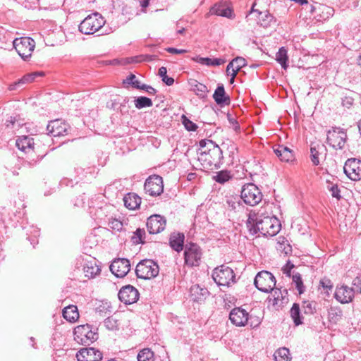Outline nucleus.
Returning a JSON list of instances; mask_svg holds the SVG:
<instances>
[{
	"mask_svg": "<svg viewBox=\"0 0 361 361\" xmlns=\"http://www.w3.org/2000/svg\"><path fill=\"white\" fill-rule=\"evenodd\" d=\"M223 152L221 148L215 145L213 147L209 149L207 153L205 152H200L199 160L203 161V166L210 170L217 169L221 164L223 159Z\"/></svg>",
	"mask_w": 361,
	"mask_h": 361,
	"instance_id": "1",
	"label": "nucleus"
},
{
	"mask_svg": "<svg viewBox=\"0 0 361 361\" xmlns=\"http://www.w3.org/2000/svg\"><path fill=\"white\" fill-rule=\"evenodd\" d=\"M212 279L219 286L229 287L236 282L233 270L226 265L215 268L212 272Z\"/></svg>",
	"mask_w": 361,
	"mask_h": 361,
	"instance_id": "2",
	"label": "nucleus"
},
{
	"mask_svg": "<svg viewBox=\"0 0 361 361\" xmlns=\"http://www.w3.org/2000/svg\"><path fill=\"white\" fill-rule=\"evenodd\" d=\"M105 23L103 17L98 13L87 16L79 25V30L85 35H92L98 31Z\"/></svg>",
	"mask_w": 361,
	"mask_h": 361,
	"instance_id": "3",
	"label": "nucleus"
},
{
	"mask_svg": "<svg viewBox=\"0 0 361 361\" xmlns=\"http://www.w3.org/2000/svg\"><path fill=\"white\" fill-rule=\"evenodd\" d=\"M159 265L152 259H143L136 266L135 274L137 278L150 279L159 274Z\"/></svg>",
	"mask_w": 361,
	"mask_h": 361,
	"instance_id": "4",
	"label": "nucleus"
},
{
	"mask_svg": "<svg viewBox=\"0 0 361 361\" xmlns=\"http://www.w3.org/2000/svg\"><path fill=\"white\" fill-rule=\"evenodd\" d=\"M13 47L24 61H28L35 49V42L28 37L16 38L13 40Z\"/></svg>",
	"mask_w": 361,
	"mask_h": 361,
	"instance_id": "5",
	"label": "nucleus"
},
{
	"mask_svg": "<svg viewBox=\"0 0 361 361\" xmlns=\"http://www.w3.org/2000/svg\"><path fill=\"white\" fill-rule=\"evenodd\" d=\"M280 226L279 220L276 217L259 216L257 228L264 236H274L279 232Z\"/></svg>",
	"mask_w": 361,
	"mask_h": 361,
	"instance_id": "6",
	"label": "nucleus"
},
{
	"mask_svg": "<svg viewBox=\"0 0 361 361\" xmlns=\"http://www.w3.org/2000/svg\"><path fill=\"white\" fill-rule=\"evenodd\" d=\"M274 276L268 271H261L255 278L254 284L256 288L264 293L272 291L276 286Z\"/></svg>",
	"mask_w": 361,
	"mask_h": 361,
	"instance_id": "7",
	"label": "nucleus"
},
{
	"mask_svg": "<svg viewBox=\"0 0 361 361\" xmlns=\"http://www.w3.org/2000/svg\"><path fill=\"white\" fill-rule=\"evenodd\" d=\"M240 197L246 204L255 206L262 201V194L256 185L247 183L243 187Z\"/></svg>",
	"mask_w": 361,
	"mask_h": 361,
	"instance_id": "8",
	"label": "nucleus"
},
{
	"mask_svg": "<svg viewBox=\"0 0 361 361\" xmlns=\"http://www.w3.org/2000/svg\"><path fill=\"white\" fill-rule=\"evenodd\" d=\"M97 338V334L88 324L78 326L74 329V339L82 345H90Z\"/></svg>",
	"mask_w": 361,
	"mask_h": 361,
	"instance_id": "9",
	"label": "nucleus"
},
{
	"mask_svg": "<svg viewBox=\"0 0 361 361\" xmlns=\"http://www.w3.org/2000/svg\"><path fill=\"white\" fill-rule=\"evenodd\" d=\"M347 134L343 129L333 127L327 132V143L333 148L342 149L345 147Z\"/></svg>",
	"mask_w": 361,
	"mask_h": 361,
	"instance_id": "10",
	"label": "nucleus"
},
{
	"mask_svg": "<svg viewBox=\"0 0 361 361\" xmlns=\"http://www.w3.org/2000/svg\"><path fill=\"white\" fill-rule=\"evenodd\" d=\"M345 174L351 180L359 181L361 180V159L357 158L348 159L344 164Z\"/></svg>",
	"mask_w": 361,
	"mask_h": 361,
	"instance_id": "11",
	"label": "nucleus"
},
{
	"mask_svg": "<svg viewBox=\"0 0 361 361\" xmlns=\"http://www.w3.org/2000/svg\"><path fill=\"white\" fill-rule=\"evenodd\" d=\"M184 255L185 262L187 265L190 267H197L200 264L202 257V252L200 247L197 244H187L185 245Z\"/></svg>",
	"mask_w": 361,
	"mask_h": 361,
	"instance_id": "12",
	"label": "nucleus"
},
{
	"mask_svg": "<svg viewBox=\"0 0 361 361\" xmlns=\"http://www.w3.org/2000/svg\"><path fill=\"white\" fill-rule=\"evenodd\" d=\"M144 188L145 192L149 195H159L164 190L163 179L158 175L151 176L145 180Z\"/></svg>",
	"mask_w": 361,
	"mask_h": 361,
	"instance_id": "13",
	"label": "nucleus"
},
{
	"mask_svg": "<svg viewBox=\"0 0 361 361\" xmlns=\"http://www.w3.org/2000/svg\"><path fill=\"white\" fill-rule=\"evenodd\" d=\"M111 273L118 278H123L130 269V263L128 259L118 258L112 261L110 267Z\"/></svg>",
	"mask_w": 361,
	"mask_h": 361,
	"instance_id": "14",
	"label": "nucleus"
},
{
	"mask_svg": "<svg viewBox=\"0 0 361 361\" xmlns=\"http://www.w3.org/2000/svg\"><path fill=\"white\" fill-rule=\"evenodd\" d=\"M166 224V220L164 216L154 214L147 219V228L150 234H157L164 230Z\"/></svg>",
	"mask_w": 361,
	"mask_h": 361,
	"instance_id": "15",
	"label": "nucleus"
},
{
	"mask_svg": "<svg viewBox=\"0 0 361 361\" xmlns=\"http://www.w3.org/2000/svg\"><path fill=\"white\" fill-rule=\"evenodd\" d=\"M119 300L126 305H130L137 301L139 298L138 290L131 285L123 287L118 294Z\"/></svg>",
	"mask_w": 361,
	"mask_h": 361,
	"instance_id": "16",
	"label": "nucleus"
},
{
	"mask_svg": "<svg viewBox=\"0 0 361 361\" xmlns=\"http://www.w3.org/2000/svg\"><path fill=\"white\" fill-rule=\"evenodd\" d=\"M229 319L236 326H245L248 324L249 313L242 307H235L230 312Z\"/></svg>",
	"mask_w": 361,
	"mask_h": 361,
	"instance_id": "17",
	"label": "nucleus"
},
{
	"mask_svg": "<svg viewBox=\"0 0 361 361\" xmlns=\"http://www.w3.org/2000/svg\"><path fill=\"white\" fill-rule=\"evenodd\" d=\"M48 134L53 137L63 136L68 134L69 125L61 120H54L49 123L47 126Z\"/></svg>",
	"mask_w": 361,
	"mask_h": 361,
	"instance_id": "18",
	"label": "nucleus"
},
{
	"mask_svg": "<svg viewBox=\"0 0 361 361\" xmlns=\"http://www.w3.org/2000/svg\"><path fill=\"white\" fill-rule=\"evenodd\" d=\"M76 357L78 361H101L102 354L94 348H86L80 349L77 353Z\"/></svg>",
	"mask_w": 361,
	"mask_h": 361,
	"instance_id": "19",
	"label": "nucleus"
},
{
	"mask_svg": "<svg viewBox=\"0 0 361 361\" xmlns=\"http://www.w3.org/2000/svg\"><path fill=\"white\" fill-rule=\"evenodd\" d=\"M354 294L355 290L353 288L343 285L336 288L334 297L339 302L345 304L353 300Z\"/></svg>",
	"mask_w": 361,
	"mask_h": 361,
	"instance_id": "20",
	"label": "nucleus"
},
{
	"mask_svg": "<svg viewBox=\"0 0 361 361\" xmlns=\"http://www.w3.org/2000/svg\"><path fill=\"white\" fill-rule=\"evenodd\" d=\"M273 306L276 309L283 307L288 302V290L286 289L281 290V288H276L273 290Z\"/></svg>",
	"mask_w": 361,
	"mask_h": 361,
	"instance_id": "21",
	"label": "nucleus"
},
{
	"mask_svg": "<svg viewBox=\"0 0 361 361\" xmlns=\"http://www.w3.org/2000/svg\"><path fill=\"white\" fill-rule=\"evenodd\" d=\"M213 98L216 103L220 106L228 105L231 102L230 97L226 94L222 84L218 85L213 94Z\"/></svg>",
	"mask_w": 361,
	"mask_h": 361,
	"instance_id": "22",
	"label": "nucleus"
},
{
	"mask_svg": "<svg viewBox=\"0 0 361 361\" xmlns=\"http://www.w3.org/2000/svg\"><path fill=\"white\" fill-rule=\"evenodd\" d=\"M274 151L282 161L290 162L294 160L293 152L288 147L279 145L276 148L274 149Z\"/></svg>",
	"mask_w": 361,
	"mask_h": 361,
	"instance_id": "23",
	"label": "nucleus"
},
{
	"mask_svg": "<svg viewBox=\"0 0 361 361\" xmlns=\"http://www.w3.org/2000/svg\"><path fill=\"white\" fill-rule=\"evenodd\" d=\"M190 297L192 300L201 302L206 299L209 295L207 288L200 287L199 285H194L190 289Z\"/></svg>",
	"mask_w": 361,
	"mask_h": 361,
	"instance_id": "24",
	"label": "nucleus"
},
{
	"mask_svg": "<svg viewBox=\"0 0 361 361\" xmlns=\"http://www.w3.org/2000/svg\"><path fill=\"white\" fill-rule=\"evenodd\" d=\"M211 12L219 16L233 18V13L232 9L223 4H216L212 8Z\"/></svg>",
	"mask_w": 361,
	"mask_h": 361,
	"instance_id": "25",
	"label": "nucleus"
},
{
	"mask_svg": "<svg viewBox=\"0 0 361 361\" xmlns=\"http://www.w3.org/2000/svg\"><path fill=\"white\" fill-rule=\"evenodd\" d=\"M16 147L21 151L28 152L33 150L34 141L33 138L29 136H22L17 139Z\"/></svg>",
	"mask_w": 361,
	"mask_h": 361,
	"instance_id": "26",
	"label": "nucleus"
},
{
	"mask_svg": "<svg viewBox=\"0 0 361 361\" xmlns=\"http://www.w3.org/2000/svg\"><path fill=\"white\" fill-rule=\"evenodd\" d=\"M42 75V73L41 72H34L24 75L21 79L18 81L11 84L9 87L10 90H16L18 87H20L23 84L32 82L35 80V79L38 77Z\"/></svg>",
	"mask_w": 361,
	"mask_h": 361,
	"instance_id": "27",
	"label": "nucleus"
},
{
	"mask_svg": "<svg viewBox=\"0 0 361 361\" xmlns=\"http://www.w3.org/2000/svg\"><path fill=\"white\" fill-rule=\"evenodd\" d=\"M124 205L129 209H137L140 203L141 199L134 193H128L123 197Z\"/></svg>",
	"mask_w": 361,
	"mask_h": 361,
	"instance_id": "28",
	"label": "nucleus"
},
{
	"mask_svg": "<svg viewBox=\"0 0 361 361\" xmlns=\"http://www.w3.org/2000/svg\"><path fill=\"white\" fill-rule=\"evenodd\" d=\"M85 276L89 279L94 278L99 275L101 269L94 261H90L85 264L83 268Z\"/></svg>",
	"mask_w": 361,
	"mask_h": 361,
	"instance_id": "29",
	"label": "nucleus"
},
{
	"mask_svg": "<svg viewBox=\"0 0 361 361\" xmlns=\"http://www.w3.org/2000/svg\"><path fill=\"white\" fill-rule=\"evenodd\" d=\"M275 23L276 20L274 17L269 13V11H265L264 12L259 13L258 24H259L260 26L263 27H268Z\"/></svg>",
	"mask_w": 361,
	"mask_h": 361,
	"instance_id": "30",
	"label": "nucleus"
},
{
	"mask_svg": "<svg viewBox=\"0 0 361 361\" xmlns=\"http://www.w3.org/2000/svg\"><path fill=\"white\" fill-rule=\"evenodd\" d=\"M184 235L183 233H173L170 237V245L176 251L180 252L183 248Z\"/></svg>",
	"mask_w": 361,
	"mask_h": 361,
	"instance_id": "31",
	"label": "nucleus"
},
{
	"mask_svg": "<svg viewBox=\"0 0 361 361\" xmlns=\"http://www.w3.org/2000/svg\"><path fill=\"white\" fill-rule=\"evenodd\" d=\"M259 216L255 212H250L248 214V219L246 221V226L250 234L255 235L259 232V230L257 228L258 224Z\"/></svg>",
	"mask_w": 361,
	"mask_h": 361,
	"instance_id": "32",
	"label": "nucleus"
},
{
	"mask_svg": "<svg viewBox=\"0 0 361 361\" xmlns=\"http://www.w3.org/2000/svg\"><path fill=\"white\" fill-rule=\"evenodd\" d=\"M63 317L70 322H75L79 318V313L75 305H69L63 310Z\"/></svg>",
	"mask_w": 361,
	"mask_h": 361,
	"instance_id": "33",
	"label": "nucleus"
},
{
	"mask_svg": "<svg viewBox=\"0 0 361 361\" xmlns=\"http://www.w3.org/2000/svg\"><path fill=\"white\" fill-rule=\"evenodd\" d=\"M246 66V61L243 57H236L233 59L227 66L226 73L230 75V69L238 73L243 67Z\"/></svg>",
	"mask_w": 361,
	"mask_h": 361,
	"instance_id": "34",
	"label": "nucleus"
},
{
	"mask_svg": "<svg viewBox=\"0 0 361 361\" xmlns=\"http://www.w3.org/2000/svg\"><path fill=\"white\" fill-rule=\"evenodd\" d=\"M191 86L192 87V90L198 97L204 98L207 96L208 89L205 85L200 83L197 80H194L193 82L191 83Z\"/></svg>",
	"mask_w": 361,
	"mask_h": 361,
	"instance_id": "35",
	"label": "nucleus"
},
{
	"mask_svg": "<svg viewBox=\"0 0 361 361\" xmlns=\"http://www.w3.org/2000/svg\"><path fill=\"white\" fill-rule=\"evenodd\" d=\"M137 361H154V354L149 348L141 350L137 356Z\"/></svg>",
	"mask_w": 361,
	"mask_h": 361,
	"instance_id": "36",
	"label": "nucleus"
},
{
	"mask_svg": "<svg viewBox=\"0 0 361 361\" xmlns=\"http://www.w3.org/2000/svg\"><path fill=\"white\" fill-rule=\"evenodd\" d=\"M198 62L208 66H218L224 63L225 60L218 58L211 59L208 57H201L199 59Z\"/></svg>",
	"mask_w": 361,
	"mask_h": 361,
	"instance_id": "37",
	"label": "nucleus"
},
{
	"mask_svg": "<svg viewBox=\"0 0 361 361\" xmlns=\"http://www.w3.org/2000/svg\"><path fill=\"white\" fill-rule=\"evenodd\" d=\"M221 146L223 148L226 149V150L228 152L230 157L232 159L235 158V154L238 153V148L234 142L230 140H227L221 144Z\"/></svg>",
	"mask_w": 361,
	"mask_h": 361,
	"instance_id": "38",
	"label": "nucleus"
},
{
	"mask_svg": "<svg viewBox=\"0 0 361 361\" xmlns=\"http://www.w3.org/2000/svg\"><path fill=\"white\" fill-rule=\"evenodd\" d=\"M276 59L283 68L286 69L287 68L288 55L287 51L284 47L279 49V51L276 53Z\"/></svg>",
	"mask_w": 361,
	"mask_h": 361,
	"instance_id": "39",
	"label": "nucleus"
},
{
	"mask_svg": "<svg viewBox=\"0 0 361 361\" xmlns=\"http://www.w3.org/2000/svg\"><path fill=\"white\" fill-rule=\"evenodd\" d=\"M226 206L231 211L238 212L243 207L237 197H230L226 200Z\"/></svg>",
	"mask_w": 361,
	"mask_h": 361,
	"instance_id": "40",
	"label": "nucleus"
},
{
	"mask_svg": "<svg viewBox=\"0 0 361 361\" xmlns=\"http://www.w3.org/2000/svg\"><path fill=\"white\" fill-rule=\"evenodd\" d=\"M290 316L296 326H298L302 323V318L300 317V306L297 303H294L290 309Z\"/></svg>",
	"mask_w": 361,
	"mask_h": 361,
	"instance_id": "41",
	"label": "nucleus"
},
{
	"mask_svg": "<svg viewBox=\"0 0 361 361\" xmlns=\"http://www.w3.org/2000/svg\"><path fill=\"white\" fill-rule=\"evenodd\" d=\"M289 350L286 348H281L274 353L276 361H290Z\"/></svg>",
	"mask_w": 361,
	"mask_h": 361,
	"instance_id": "42",
	"label": "nucleus"
},
{
	"mask_svg": "<svg viewBox=\"0 0 361 361\" xmlns=\"http://www.w3.org/2000/svg\"><path fill=\"white\" fill-rule=\"evenodd\" d=\"M135 106L138 109L150 107L153 105L152 101L146 97H138L134 100Z\"/></svg>",
	"mask_w": 361,
	"mask_h": 361,
	"instance_id": "43",
	"label": "nucleus"
},
{
	"mask_svg": "<svg viewBox=\"0 0 361 361\" xmlns=\"http://www.w3.org/2000/svg\"><path fill=\"white\" fill-rule=\"evenodd\" d=\"M145 235V231L144 228H137L132 236V240L134 244H143L145 242L143 238Z\"/></svg>",
	"mask_w": 361,
	"mask_h": 361,
	"instance_id": "44",
	"label": "nucleus"
},
{
	"mask_svg": "<svg viewBox=\"0 0 361 361\" xmlns=\"http://www.w3.org/2000/svg\"><path fill=\"white\" fill-rule=\"evenodd\" d=\"M293 282L295 284V288L299 292V294L304 293L305 288L303 285V282L301 278V275L299 273H295L292 276Z\"/></svg>",
	"mask_w": 361,
	"mask_h": 361,
	"instance_id": "45",
	"label": "nucleus"
},
{
	"mask_svg": "<svg viewBox=\"0 0 361 361\" xmlns=\"http://www.w3.org/2000/svg\"><path fill=\"white\" fill-rule=\"evenodd\" d=\"M231 178L228 171H221L214 177V180L219 183H224Z\"/></svg>",
	"mask_w": 361,
	"mask_h": 361,
	"instance_id": "46",
	"label": "nucleus"
},
{
	"mask_svg": "<svg viewBox=\"0 0 361 361\" xmlns=\"http://www.w3.org/2000/svg\"><path fill=\"white\" fill-rule=\"evenodd\" d=\"M182 123L188 131H195L197 128V126L191 121L186 116L183 115L181 116Z\"/></svg>",
	"mask_w": 361,
	"mask_h": 361,
	"instance_id": "47",
	"label": "nucleus"
},
{
	"mask_svg": "<svg viewBox=\"0 0 361 361\" xmlns=\"http://www.w3.org/2000/svg\"><path fill=\"white\" fill-rule=\"evenodd\" d=\"M319 285L323 288L327 295L329 294V291H331L334 287L331 281L327 278H323L319 281Z\"/></svg>",
	"mask_w": 361,
	"mask_h": 361,
	"instance_id": "48",
	"label": "nucleus"
},
{
	"mask_svg": "<svg viewBox=\"0 0 361 361\" xmlns=\"http://www.w3.org/2000/svg\"><path fill=\"white\" fill-rule=\"evenodd\" d=\"M108 226L111 228L112 230L119 231L122 230L123 228V223L118 219H109Z\"/></svg>",
	"mask_w": 361,
	"mask_h": 361,
	"instance_id": "49",
	"label": "nucleus"
},
{
	"mask_svg": "<svg viewBox=\"0 0 361 361\" xmlns=\"http://www.w3.org/2000/svg\"><path fill=\"white\" fill-rule=\"evenodd\" d=\"M157 59H158V56L157 55L145 54L135 56L133 61L138 63L142 61L149 62Z\"/></svg>",
	"mask_w": 361,
	"mask_h": 361,
	"instance_id": "50",
	"label": "nucleus"
},
{
	"mask_svg": "<svg viewBox=\"0 0 361 361\" xmlns=\"http://www.w3.org/2000/svg\"><path fill=\"white\" fill-rule=\"evenodd\" d=\"M310 158L312 164L314 166H317L319 164V151L316 149L315 147H312L310 148Z\"/></svg>",
	"mask_w": 361,
	"mask_h": 361,
	"instance_id": "51",
	"label": "nucleus"
},
{
	"mask_svg": "<svg viewBox=\"0 0 361 361\" xmlns=\"http://www.w3.org/2000/svg\"><path fill=\"white\" fill-rule=\"evenodd\" d=\"M328 190L331 192L333 197L340 200L341 196L340 195V190L336 184H331L327 187Z\"/></svg>",
	"mask_w": 361,
	"mask_h": 361,
	"instance_id": "52",
	"label": "nucleus"
},
{
	"mask_svg": "<svg viewBox=\"0 0 361 361\" xmlns=\"http://www.w3.org/2000/svg\"><path fill=\"white\" fill-rule=\"evenodd\" d=\"M260 324H261L260 317H259L257 316H253L252 314H250V315L249 314L248 324L252 328H256V327L259 326Z\"/></svg>",
	"mask_w": 361,
	"mask_h": 361,
	"instance_id": "53",
	"label": "nucleus"
},
{
	"mask_svg": "<svg viewBox=\"0 0 361 361\" xmlns=\"http://www.w3.org/2000/svg\"><path fill=\"white\" fill-rule=\"evenodd\" d=\"M199 145L200 148H207L209 149V148L213 147V146L215 145L216 143L211 140L204 139L200 140Z\"/></svg>",
	"mask_w": 361,
	"mask_h": 361,
	"instance_id": "54",
	"label": "nucleus"
},
{
	"mask_svg": "<svg viewBox=\"0 0 361 361\" xmlns=\"http://www.w3.org/2000/svg\"><path fill=\"white\" fill-rule=\"evenodd\" d=\"M304 309L306 314H313L315 310V303L312 302H305Z\"/></svg>",
	"mask_w": 361,
	"mask_h": 361,
	"instance_id": "55",
	"label": "nucleus"
},
{
	"mask_svg": "<svg viewBox=\"0 0 361 361\" xmlns=\"http://www.w3.org/2000/svg\"><path fill=\"white\" fill-rule=\"evenodd\" d=\"M140 90L146 91L149 94H155L157 93V90L152 87V86L142 84V87H140Z\"/></svg>",
	"mask_w": 361,
	"mask_h": 361,
	"instance_id": "56",
	"label": "nucleus"
},
{
	"mask_svg": "<svg viewBox=\"0 0 361 361\" xmlns=\"http://www.w3.org/2000/svg\"><path fill=\"white\" fill-rule=\"evenodd\" d=\"M353 284L355 286V291H357L358 293H361V278L356 277L353 281Z\"/></svg>",
	"mask_w": 361,
	"mask_h": 361,
	"instance_id": "57",
	"label": "nucleus"
},
{
	"mask_svg": "<svg viewBox=\"0 0 361 361\" xmlns=\"http://www.w3.org/2000/svg\"><path fill=\"white\" fill-rule=\"evenodd\" d=\"M166 50L169 53L175 54H184L186 52V50H185V49H178L173 48V47H169V48L166 49Z\"/></svg>",
	"mask_w": 361,
	"mask_h": 361,
	"instance_id": "58",
	"label": "nucleus"
},
{
	"mask_svg": "<svg viewBox=\"0 0 361 361\" xmlns=\"http://www.w3.org/2000/svg\"><path fill=\"white\" fill-rule=\"evenodd\" d=\"M113 322H115L114 321V319L111 317H107L105 320H104V325L109 329H113L114 327V324H113Z\"/></svg>",
	"mask_w": 361,
	"mask_h": 361,
	"instance_id": "59",
	"label": "nucleus"
},
{
	"mask_svg": "<svg viewBox=\"0 0 361 361\" xmlns=\"http://www.w3.org/2000/svg\"><path fill=\"white\" fill-rule=\"evenodd\" d=\"M162 81L167 85H172L174 82V79L171 77H168L166 75L164 78H162Z\"/></svg>",
	"mask_w": 361,
	"mask_h": 361,
	"instance_id": "60",
	"label": "nucleus"
},
{
	"mask_svg": "<svg viewBox=\"0 0 361 361\" xmlns=\"http://www.w3.org/2000/svg\"><path fill=\"white\" fill-rule=\"evenodd\" d=\"M135 80L136 76L134 74H130L126 80H123V82L133 85V82H134Z\"/></svg>",
	"mask_w": 361,
	"mask_h": 361,
	"instance_id": "61",
	"label": "nucleus"
},
{
	"mask_svg": "<svg viewBox=\"0 0 361 361\" xmlns=\"http://www.w3.org/2000/svg\"><path fill=\"white\" fill-rule=\"evenodd\" d=\"M230 123L233 125V128L235 131H238L240 129L238 123L234 118L229 119Z\"/></svg>",
	"mask_w": 361,
	"mask_h": 361,
	"instance_id": "62",
	"label": "nucleus"
},
{
	"mask_svg": "<svg viewBox=\"0 0 361 361\" xmlns=\"http://www.w3.org/2000/svg\"><path fill=\"white\" fill-rule=\"evenodd\" d=\"M167 75V70L166 67H161L159 69V75L162 78H164Z\"/></svg>",
	"mask_w": 361,
	"mask_h": 361,
	"instance_id": "63",
	"label": "nucleus"
},
{
	"mask_svg": "<svg viewBox=\"0 0 361 361\" xmlns=\"http://www.w3.org/2000/svg\"><path fill=\"white\" fill-rule=\"evenodd\" d=\"M149 1L150 0H140V6L142 8H147L149 6Z\"/></svg>",
	"mask_w": 361,
	"mask_h": 361,
	"instance_id": "64",
	"label": "nucleus"
}]
</instances>
